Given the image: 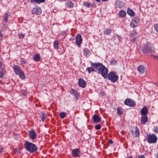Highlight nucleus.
<instances>
[{
	"mask_svg": "<svg viewBox=\"0 0 158 158\" xmlns=\"http://www.w3.org/2000/svg\"><path fill=\"white\" fill-rule=\"evenodd\" d=\"M91 65L93 67L95 68L99 73H101L102 75L105 78H106L107 76L108 69L102 63H93L91 62Z\"/></svg>",
	"mask_w": 158,
	"mask_h": 158,
	"instance_id": "f257e3e1",
	"label": "nucleus"
},
{
	"mask_svg": "<svg viewBox=\"0 0 158 158\" xmlns=\"http://www.w3.org/2000/svg\"><path fill=\"white\" fill-rule=\"evenodd\" d=\"M154 48L152 44L148 42L143 45L142 47V51L144 54H149L151 55L154 54Z\"/></svg>",
	"mask_w": 158,
	"mask_h": 158,
	"instance_id": "f03ea898",
	"label": "nucleus"
},
{
	"mask_svg": "<svg viewBox=\"0 0 158 158\" xmlns=\"http://www.w3.org/2000/svg\"><path fill=\"white\" fill-rule=\"evenodd\" d=\"M24 145L27 151L30 153H33L37 150V148L35 145L31 142L26 141Z\"/></svg>",
	"mask_w": 158,
	"mask_h": 158,
	"instance_id": "7ed1b4c3",
	"label": "nucleus"
},
{
	"mask_svg": "<svg viewBox=\"0 0 158 158\" xmlns=\"http://www.w3.org/2000/svg\"><path fill=\"white\" fill-rule=\"evenodd\" d=\"M148 142L149 143H156L157 137L154 134H148L146 136Z\"/></svg>",
	"mask_w": 158,
	"mask_h": 158,
	"instance_id": "20e7f679",
	"label": "nucleus"
},
{
	"mask_svg": "<svg viewBox=\"0 0 158 158\" xmlns=\"http://www.w3.org/2000/svg\"><path fill=\"white\" fill-rule=\"evenodd\" d=\"M107 76L108 79L113 83L116 81L118 78V76L116 74L115 72H110Z\"/></svg>",
	"mask_w": 158,
	"mask_h": 158,
	"instance_id": "39448f33",
	"label": "nucleus"
},
{
	"mask_svg": "<svg viewBox=\"0 0 158 158\" xmlns=\"http://www.w3.org/2000/svg\"><path fill=\"white\" fill-rule=\"evenodd\" d=\"M76 44L78 47H80L82 42V38L80 34H77L75 37Z\"/></svg>",
	"mask_w": 158,
	"mask_h": 158,
	"instance_id": "423d86ee",
	"label": "nucleus"
},
{
	"mask_svg": "<svg viewBox=\"0 0 158 158\" xmlns=\"http://www.w3.org/2000/svg\"><path fill=\"white\" fill-rule=\"evenodd\" d=\"M124 103L125 105H128L130 107L133 106L135 105V102L134 101L128 98L125 100Z\"/></svg>",
	"mask_w": 158,
	"mask_h": 158,
	"instance_id": "0eeeda50",
	"label": "nucleus"
},
{
	"mask_svg": "<svg viewBox=\"0 0 158 158\" xmlns=\"http://www.w3.org/2000/svg\"><path fill=\"white\" fill-rule=\"evenodd\" d=\"M29 137L32 140H35L37 137L36 132L33 130L29 131L28 133Z\"/></svg>",
	"mask_w": 158,
	"mask_h": 158,
	"instance_id": "6e6552de",
	"label": "nucleus"
},
{
	"mask_svg": "<svg viewBox=\"0 0 158 158\" xmlns=\"http://www.w3.org/2000/svg\"><path fill=\"white\" fill-rule=\"evenodd\" d=\"M41 8L39 6H35L32 8L31 13L32 14L39 15L41 13Z\"/></svg>",
	"mask_w": 158,
	"mask_h": 158,
	"instance_id": "1a4fd4ad",
	"label": "nucleus"
},
{
	"mask_svg": "<svg viewBox=\"0 0 158 158\" xmlns=\"http://www.w3.org/2000/svg\"><path fill=\"white\" fill-rule=\"evenodd\" d=\"M139 22V20L138 18H135L131 21L130 24L131 27L134 28L137 26V23Z\"/></svg>",
	"mask_w": 158,
	"mask_h": 158,
	"instance_id": "9d476101",
	"label": "nucleus"
},
{
	"mask_svg": "<svg viewBox=\"0 0 158 158\" xmlns=\"http://www.w3.org/2000/svg\"><path fill=\"white\" fill-rule=\"evenodd\" d=\"M86 84V82L83 79L81 78L79 79L78 85L80 86L83 88H85V87Z\"/></svg>",
	"mask_w": 158,
	"mask_h": 158,
	"instance_id": "9b49d317",
	"label": "nucleus"
},
{
	"mask_svg": "<svg viewBox=\"0 0 158 158\" xmlns=\"http://www.w3.org/2000/svg\"><path fill=\"white\" fill-rule=\"evenodd\" d=\"M93 122L96 123H98L101 122V119L99 116L96 114L94 115L92 117Z\"/></svg>",
	"mask_w": 158,
	"mask_h": 158,
	"instance_id": "f8f14e48",
	"label": "nucleus"
},
{
	"mask_svg": "<svg viewBox=\"0 0 158 158\" xmlns=\"http://www.w3.org/2000/svg\"><path fill=\"white\" fill-rule=\"evenodd\" d=\"M137 70L141 74L144 73L146 72L145 68L142 65H140L138 67Z\"/></svg>",
	"mask_w": 158,
	"mask_h": 158,
	"instance_id": "ddd939ff",
	"label": "nucleus"
},
{
	"mask_svg": "<svg viewBox=\"0 0 158 158\" xmlns=\"http://www.w3.org/2000/svg\"><path fill=\"white\" fill-rule=\"evenodd\" d=\"M148 118L147 116L143 115L141 117L140 119L141 124L143 125L145 124L147 122Z\"/></svg>",
	"mask_w": 158,
	"mask_h": 158,
	"instance_id": "4468645a",
	"label": "nucleus"
},
{
	"mask_svg": "<svg viewBox=\"0 0 158 158\" xmlns=\"http://www.w3.org/2000/svg\"><path fill=\"white\" fill-rule=\"evenodd\" d=\"M13 68L15 73L16 75H18L22 71L21 70L20 68L16 65H14Z\"/></svg>",
	"mask_w": 158,
	"mask_h": 158,
	"instance_id": "2eb2a0df",
	"label": "nucleus"
},
{
	"mask_svg": "<svg viewBox=\"0 0 158 158\" xmlns=\"http://www.w3.org/2000/svg\"><path fill=\"white\" fill-rule=\"evenodd\" d=\"M79 150L78 148L73 150L72 151V154L73 156L78 157L79 156Z\"/></svg>",
	"mask_w": 158,
	"mask_h": 158,
	"instance_id": "dca6fc26",
	"label": "nucleus"
},
{
	"mask_svg": "<svg viewBox=\"0 0 158 158\" xmlns=\"http://www.w3.org/2000/svg\"><path fill=\"white\" fill-rule=\"evenodd\" d=\"M142 115H145L148 112V109L147 107L143 108L140 111Z\"/></svg>",
	"mask_w": 158,
	"mask_h": 158,
	"instance_id": "f3484780",
	"label": "nucleus"
},
{
	"mask_svg": "<svg viewBox=\"0 0 158 158\" xmlns=\"http://www.w3.org/2000/svg\"><path fill=\"white\" fill-rule=\"evenodd\" d=\"M70 92L72 94L74 95L76 98L79 96V94L77 92L73 89H71Z\"/></svg>",
	"mask_w": 158,
	"mask_h": 158,
	"instance_id": "a211bd4d",
	"label": "nucleus"
},
{
	"mask_svg": "<svg viewBox=\"0 0 158 158\" xmlns=\"http://www.w3.org/2000/svg\"><path fill=\"white\" fill-rule=\"evenodd\" d=\"M45 0H30V2L32 3H36L38 4H39L41 3L44 2Z\"/></svg>",
	"mask_w": 158,
	"mask_h": 158,
	"instance_id": "6ab92c4d",
	"label": "nucleus"
},
{
	"mask_svg": "<svg viewBox=\"0 0 158 158\" xmlns=\"http://www.w3.org/2000/svg\"><path fill=\"white\" fill-rule=\"evenodd\" d=\"M133 132L135 133V136H138L139 135V129L137 127H135L134 131H132V133H133Z\"/></svg>",
	"mask_w": 158,
	"mask_h": 158,
	"instance_id": "aec40b11",
	"label": "nucleus"
},
{
	"mask_svg": "<svg viewBox=\"0 0 158 158\" xmlns=\"http://www.w3.org/2000/svg\"><path fill=\"white\" fill-rule=\"evenodd\" d=\"M126 12L124 10H121L119 12L120 16L121 18H123L126 15Z\"/></svg>",
	"mask_w": 158,
	"mask_h": 158,
	"instance_id": "412c9836",
	"label": "nucleus"
},
{
	"mask_svg": "<svg viewBox=\"0 0 158 158\" xmlns=\"http://www.w3.org/2000/svg\"><path fill=\"white\" fill-rule=\"evenodd\" d=\"M40 118L41 119V120L43 122L44 121L47 117V116L45 113H42L40 115Z\"/></svg>",
	"mask_w": 158,
	"mask_h": 158,
	"instance_id": "4be33fe9",
	"label": "nucleus"
},
{
	"mask_svg": "<svg viewBox=\"0 0 158 158\" xmlns=\"http://www.w3.org/2000/svg\"><path fill=\"white\" fill-rule=\"evenodd\" d=\"M117 113L119 115H122L123 112V110L121 107H118L117 108Z\"/></svg>",
	"mask_w": 158,
	"mask_h": 158,
	"instance_id": "5701e85b",
	"label": "nucleus"
},
{
	"mask_svg": "<svg viewBox=\"0 0 158 158\" xmlns=\"http://www.w3.org/2000/svg\"><path fill=\"white\" fill-rule=\"evenodd\" d=\"M127 13L131 16H133L135 15L134 11L132 10L129 8L127 10Z\"/></svg>",
	"mask_w": 158,
	"mask_h": 158,
	"instance_id": "b1692460",
	"label": "nucleus"
},
{
	"mask_svg": "<svg viewBox=\"0 0 158 158\" xmlns=\"http://www.w3.org/2000/svg\"><path fill=\"white\" fill-rule=\"evenodd\" d=\"M18 75H19V77L22 79H24L25 78V75L23 72L21 71Z\"/></svg>",
	"mask_w": 158,
	"mask_h": 158,
	"instance_id": "393cba45",
	"label": "nucleus"
},
{
	"mask_svg": "<svg viewBox=\"0 0 158 158\" xmlns=\"http://www.w3.org/2000/svg\"><path fill=\"white\" fill-rule=\"evenodd\" d=\"M111 31V30L109 28H107L106 30H105L104 33L105 34L109 35L110 34Z\"/></svg>",
	"mask_w": 158,
	"mask_h": 158,
	"instance_id": "a878e982",
	"label": "nucleus"
},
{
	"mask_svg": "<svg viewBox=\"0 0 158 158\" xmlns=\"http://www.w3.org/2000/svg\"><path fill=\"white\" fill-rule=\"evenodd\" d=\"M92 67H88L86 68V71H87L89 73H90L91 72H93L95 71Z\"/></svg>",
	"mask_w": 158,
	"mask_h": 158,
	"instance_id": "bb28decb",
	"label": "nucleus"
},
{
	"mask_svg": "<svg viewBox=\"0 0 158 158\" xmlns=\"http://www.w3.org/2000/svg\"><path fill=\"white\" fill-rule=\"evenodd\" d=\"M40 55L38 54L35 55L34 57V59L36 61H38L40 60Z\"/></svg>",
	"mask_w": 158,
	"mask_h": 158,
	"instance_id": "cd10ccee",
	"label": "nucleus"
},
{
	"mask_svg": "<svg viewBox=\"0 0 158 158\" xmlns=\"http://www.w3.org/2000/svg\"><path fill=\"white\" fill-rule=\"evenodd\" d=\"M59 42L58 41H55L53 44L54 48L55 49H57L59 47Z\"/></svg>",
	"mask_w": 158,
	"mask_h": 158,
	"instance_id": "c85d7f7f",
	"label": "nucleus"
},
{
	"mask_svg": "<svg viewBox=\"0 0 158 158\" xmlns=\"http://www.w3.org/2000/svg\"><path fill=\"white\" fill-rule=\"evenodd\" d=\"M66 5H67L68 7L70 8H72L73 6V3L71 2H67Z\"/></svg>",
	"mask_w": 158,
	"mask_h": 158,
	"instance_id": "c756f323",
	"label": "nucleus"
},
{
	"mask_svg": "<svg viewBox=\"0 0 158 158\" xmlns=\"http://www.w3.org/2000/svg\"><path fill=\"white\" fill-rule=\"evenodd\" d=\"M66 115V113L64 112H60L59 114V116L61 118H64L65 117Z\"/></svg>",
	"mask_w": 158,
	"mask_h": 158,
	"instance_id": "7c9ffc66",
	"label": "nucleus"
},
{
	"mask_svg": "<svg viewBox=\"0 0 158 158\" xmlns=\"http://www.w3.org/2000/svg\"><path fill=\"white\" fill-rule=\"evenodd\" d=\"M8 15V14L6 13L4 15L3 19L4 22H6L7 21Z\"/></svg>",
	"mask_w": 158,
	"mask_h": 158,
	"instance_id": "2f4dec72",
	"label": "nucleus"
},
{
	"mask_svg": "<svg viewBox=\"0 0 158 158\" xmlns=\"http://www.w3.org/2000/svg\"><path fill=\"white\" fill-rule=\"evenodd\" d=\"M89 52V50L88 48H85L84 50V55H85L86 56H87L89 55L88 53Z\"/></svg>",
	"mask_w": 158,
	"mask_h": 158,
	"instance_id": "473e14b6",
	"label": "nucleus"
},
{
	"mask_svg": "<svg viewBox=\"0 0 158 158\" xmlns=\"http://www.w3.org/2000/svg\"><path fill=\"white\" fill-rule=\"evenodd\" d=\"M4 75V71L2 69H1L0 70V78H2V77Z\"/></svg>",
	"mask_w": 158,
	"mask_h": 158,
	"instance_id": "72a5a7b5",
	"label": "nucleus"
},
{
	"mask_svg": "<svg viewBox=\"0 0 158 158\" xmlns=\"http://www.w3.org/2000/svg\"><path fill=\"white\" fill-rule=\"evenodd\" d=\"M154 28L155 30L158 33V24L156 23L154 25Z\"/></svg>",
	"mask_w": 158,
	"mask_h": 158,
	"instance_id": "f704fd0d",
	"label": "nucleus"
},
{
	"mask_svg": "<svg viewBox=\"0 0 158 158\" xmlns=\"http://www.w3.org/2000/svg\"><path fill=\"white\" fill-rule=\"evenodd\" d=\"M95 128L96 130H98L101 129V126L100 125L98 124L95 126Z\"/></svg>",
	"mask_w": 158,
	"mask_h": 158,
	"instance_id": "c9c22d12",
	"label": "nucleus"
},
{
	"mask_svg": "<svg viewBox=\"0 0 158 158\" xmlns=\"http://www.w3.org/2000/svg\"><path fill=\"white\" fill-rule=\"evenodd\" d=\"M137 33L136 31H133L131 32V37H133L136 35Z\"/></svg>",
	"mask_w": 158,
	"mask_h": 158,
	"instance_id": "e433bc0d",
	"label": "nucleus"
},
{
	"mask_svg": "<svg viewBox=\"0 0 158 158\" xmlns=\"http://www.w3.org/2000/svg\"><path fill=\"white\" fill-rule=\"evenodd\" d=\"M19 38L20 39L23 38L24 37V35L20 33L19 35Z\"/></svg>",
	"mask_w": 158,
	"mask_h": 158,
	"instance_id": "4c0bfd02",
	"label": "nucleus"
},
{
	"mask_svg": "<svg viewBox=\"0 0 158 158\" xmlns=\"http://www.w3.org/2000/svg\"><path fill=\"white\" fill-rule=\"evenodd\" d=\"M154 131L156 133L158 132V126L154 127Z\"/></svg>",
	"mask_w": 158,
	"mask_h": 158,
	"instance_id": "58836bf2",
	"label": "nucleus"
},
{
	"mask_svg": "<svg viewBox=\"0 0 158 158\" xmlns=\"http://www.w3.org/2000/svg\"><path fill=\"white\" fill-rule=\"evenodd\" d=\"M111 64H114L116 63L117 61L114 60H111Z\"/></svg>",
	"mask_w": 158,
	"mask_h": 158,
	"instance_id": "ea45409f",
	"label": "nucleus"
},
{
	"mask_svg": "<svg viewBox=\"0 0 158 158\" xmlns=\"http://www.w3.org/2000/svg\"><path fill=\"white\" fill-rule=\"evenodd\" d=\"M117 38L118 39V41L119 42H120L121 41L122 38L120 36H119L118 35H117Z\"/></svg>",
	"mask_w": 158,
	"mask_h": 158,
	"instance_id": "a19ab883",
	"label": "nucleus"
},
{
	"mask_svg": "<svg viewBox=\"0 0 158 158\" xmlns=\"http://www.w3.org/2000/svg\"><path fill=\"white\" fill-rule=\"evenodd\" d=\"M3 39L2 35L1 32L0 31V41H2Z\"/></svg>",
	"mask_w": 158,
	"mask_h": 158,
	"instance_id": "79ce46f5",
	"label": "nucleus"
},
{
	"mask_svg": "<svg viewBox=\"0 0 158 158\" xmlns=\"http://www.w3.org/2000/svg\"><path fill=\"white\" fill-rule=\"evenodd\" d=\"M121 3V2H117V5H118V6L120 8H121L122 6H123V5H118V4H120V3Z\"/></svg>",
	"mask_w": 158,
	"mask_h": 158,
	"instance_id": "37998d69",
	"label": "nucleus"
},
{
	"mask_svg": "<svg viewBox=\"0 0 158 158\" xmlns=\"http://www.w3.org/2000/svg\"><path fill=\"white\" fill-rule=\"evenodd\" d=\"M137 38V37H134V38H130V40L132 41H135V40H136V39Z\"/></svg>",
	"mask_w": 158,
	"mask_h": 158,
	"instance_id": "c03bdc74",
	"label": "nucleus"
},
{
	"mask_svg": "<svg viewBox=\"0 0 158 158\" xmlns=\"http://www.w3.org/2000/svg\"><path fill=\"white\" fill-rule=\"evenodd\" d=\"M27 94V91L24 90L23 91V95L24 96H26Z\"/></svg>",
	"mask_w": 158,
	"mask_h": 158,
	"instance_id": "a18cd8bd",
	"label": "nucleus"
},
{
	"mask_svg": "<svg viewBox=\"0 0 158 158\" xmlns=\"http://www.w3.org/2000/svg\"><path fill=\"white\" fill-rule=\"evenodd\" d=\"M84 5L86 7H88L89 6V3H84Z\"/></svg>",
	"mask_w": 158,
	"mask_h": 158,
	"instance_id": "49530a36",
	"label": "nucleus"
},
{
	"mask_svg": "<svg viewBox=\"0 0 158 158\" xmlns=\"http://www.w3.org/2000/svg\"><path fill=\"white\" fill-rule=\"evenodd\" d=\"M152 56H153V57L154 58L156 59L157 60H158V56H153V55Z\"/></svg>",
	"mask_w": 158,
	"mask_h": 158,
	"instance_id": "de8ad7c7",
	"label": "nucleus"
},
{
	"mask_svg": "<svg viewBox=\"0 0 158 158\" xmlns=\"http://www.w3.org/2000/svg\"><path fill=\"white\" fill-rule=\"evenodd\" d=\"M138 158H145V157L143 155H140L138 156Z\"/></svg>",
	"mask_w": 158,
	"mask_h": 158,
	"instance_id": "09e8293b",
	"label": "nucleus"
},
{
	"mask_svg": "<svg viewBox=\"0 0 158 158\" xmlns=\"http://www.w3.org/2000/svg\"><path fill=\"white\" fill-rule=\"evenodd\" d=\"M108 143L110 144H112L113 143V141L111 139H110L108 141Z\"/></svg>",
	"mask_w": 158,
	"mask_h": 158,
	"instance_id": "8fccbe9b",
	"label": "nucleus"
},
{
	"mask_svg": "<svg viewBox=\"0 0 158 158\" xmlns=\"http://www.w3.org/2000/svg\"><path fill=\"white\" fill-rule=\"evenodd\" d=\"M2 151V149L0 148V153Z\"/></svg>",
	"mask_w": 158,
	"mask_h": 158,
	"instance_id": "3c124183",
	"label": "nucleus"
},
{
	"mask_svg": "<svg viewBox=\"0 0 158 158\" xmlns=\"http://www.w3.org/2000/svg\"><path fill=\"white\" fill-rule=\"evenodd\" d=\"M156 157L157 158H158V152L156 154Z\"/></svg>",
	"mask_w": 158,
	"mask_h": 158,
	"instance_id": "603ef678",
	"label": "nucleus"
},
{
	"mask_svg": "<svg viewBox=\"0 0 158 158\" xmlns=\"http://www.w3.org/2000/svg\"><path fill=\"white\" fill-rule=\"evenodd\" d=\"M2 63L1 62V61H0V69L1 68V66H2Z\"/></svg>",
	"mask_w": 158,
	"mask_h": 158,
	"instance_id": "864d4df0",
	"label": "nucleus"
},
{
	"mask_svg": "<svg viewBox=\"0 0 158 158\" xmlns=\"http://www.w3.org/2000/svg\"><path fill=\"white\" fill-rule=\"evenodd\" d=\"M101 0L103 2H105V1H108V0Z\"/></svg>",
	"mask_w": 158,
	"mask_h": 158,
	"instance_id": "5fc2aeb1",
	"label": "nucleus"
},
{
	"mask_svg": "<svg viewBox=\"0 0 158 158\" xmlns=\"http://www.w3.org/2000/svg\"><path fill=\"white\" fill-rule=\"evenodd\" d=\"M95 1H97V2H99L100 0H95Z\"/></svg>",
	"mask_w": 158,
	"mask_h": 158,
	"instance_id": "6e6d98bb",
	"label": "nucleus"
},
{
	"mask_svg": "<svg viewBox=\"0 0 158 158\" xmlns=\"http://www.w3.org/2000/svg\"><path fill=\"white\" fill-rule=\"evenodd\" d=\"M156 85H158V82L156 83Z\"/></svg>",
	"mask_w": 158,
	"mask_h": 158,
	"instance_id": "4d7b16f0",
	"label": "nucleus"
},
{
	"mask_svg": "<svg viewBox=\"0 0 158 158\" xmlns=\"http://www.w3.org/2000/svg\"><path fill=\"white\" fill-rule=\"evenodd\" d=\"M129 158H133L132 157H130Z\"/></svg>",
	"mask_w": 158,
	"mask_h": 158,
	"instance_id": "13d9d810",
	"label": "nucleus"
}]
</instances>
